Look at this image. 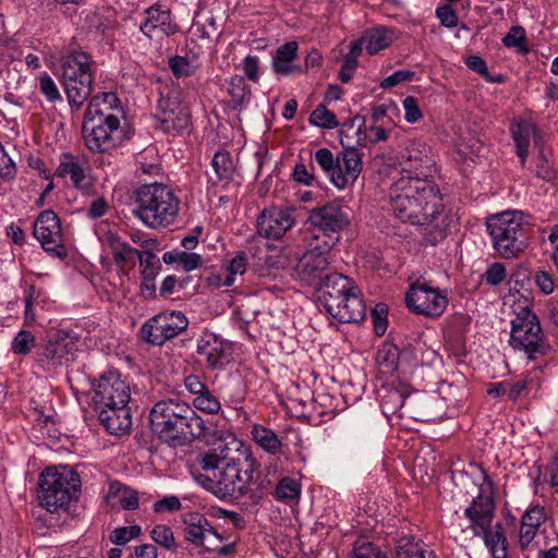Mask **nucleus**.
<instances>
[{
    "label": "nucleus",
    "mask_w": 558,
    "mask_h": 558,
    "mask_svg": "<svg viewBox=\"0 0 558 558\" xmlns=\"http://www.w3.org/2000/svg\"><path fill=\"white\" fill-rule=\"evenodd\" d=\"M226 445L199 452L192 465L195 481L217 498H240L247 493L253 482L256 461L251 454L229 457Z\"/></svg>",
    "instance_id": "obj_1"
},
{
    "label": "nucleus",
    "mask_w": 558,
    "mask_h": 558,
    "mask_svg": "<svg viewBox=\"0 0 558 558\" xmlns=\"http://www.w3.org/2000/svg\"><path fill=\"white\" fill-rule=\"evenodd\" d=\"M391 210L401 221L430 227L440 216L441 196L430 180L401 175L389 189Z\"/></svg>",
    "instance_id": "obj_2"
},
{
    "label": "nucleus",
    "mask_w": 558,
    "mask_h": 558,
    "mask_svg": "<svg viewBox=\"0 0 558 558\" xmlns=\"http://www.w3.org/2000/svg\"><path fill=\"white\" fill-rule=\"evenodd\" d=\"M149 421L153 433L172 447L189 445L209 434L205 421L189 403L173 398L156 402Z\"/></svg>",
    "instance_id": "obj_3"
},
{
    "label": "nucleus",
    "mask_w": 558,
    "mask_h": 558,
    "mask_svg": "<svg viewBox=\"0 0 558 558\" xmlns=\"http://www.w3.org/2000/svg\"><path fill=\"white\" fill-rule=\"evenodd\" d=\"M316 301L340 324L359 323L366 316L361 291L351 278L333 271L316 288Z\"/></svg>",
    "instance_id": "obj_4"
},
{
    "label": "nucleus",
    "mask_w": 558,
    "mask_h": 558,
    "mask_svg": "<svg viewBox=\"0 0 558 558\" xmlns=\"http://www.w3.org/2000/svg\"><path fill=\"white\" fill-rule=\"evenodd\" d=\"M116 101L118 98L113 93H104L102 98L95 96L87 106L82 134L85 145L93 153H108L123 142L120 119L111 112Z\"/></svg>",
    "instance_id": "obj_5"
},
{
    "label": "nucleus",
    "mask_w": 558,
    "mask_h": 558,
    "mask_svg": "<svg viewBox=\"0 0 558 558\" xmlns=\"http://www.w3.org/2000/svg\"><path fill=\"white\" fill-rule=\"evenodd\" d=\"M135 216L156 229L174 222L180 201L171 189L161 183L143 184L135 191Z\"/></svg>",
    "instance_id": "obj_6"
},
{
    "label": "nucleus",
    "mask_w": 558,
    "mask_h": 558,
    "mask_svg": "<svg viewBox=\"0 0 558 558\" xmlns=\"http://www.w3.org/2000/svg\"><path fill=\"white\" fill-rule=\"evenodd\" d=\"M493 246L502 258L518 257L527 246V226L520 211H502L487 218Z\"/></svg>",
    "instance_id": "obj_7"
},
{
    "label": "nucleus",
    "mask_w": 558,
    "mask_h": 558,
    "mask_svg": "<svg viewBox=\"0 0 558 558\" xmlns=\"http://www.w3.org/2000/svg\"><path fill=\"white\" fill-rule=\"evenodd\" d=\"M38 485L40 506L53 513L69 506L80 489L81 480L69 466H49L41 472Z\"/></svg>",
    "instance_id": "obj_8"
},
{
    "label": "nucleus",
    "mask_w": 558,
    "mask_h": 558,
    "mask_svg": "<svg viewBox=\"0 0 558 558\" xmlns=\"http://www.w3.org/2000/svg\"><path fill=\"white\" fill-rule=\"evenodd\" d=\"M494 502L490 497L478 494L465 509L464 514L471 521L474 536H482L493 558H507L508 542L501 523L492 526Z\"/></svg>",
    "instance_id": "obj_9"
},
{
    "label": "nucleus",
    "mask_w": 558,
    "mask_h": 558,
    "mask_svg": "<svg viewBox=\"0 0 558 558\" xmlns=\"http://www.w3.org/2000/svg\"><path fill=\"white\" fill-rule=\"evenodd\" d=\"M509 345L514 351L524 352L531 361L547 354L549 345L538 317L530 307H522L511 320Z\"/></svg>",
    "instance_id": "obj_10"
},
{
    "label": "nucleus",
    "mask_w": 558,
    "mask_h": 558,
    "mask_svg": "<svg viewBox=\"0 0 558 558\" xmlns=\"http://www.w3.org/2000/svg\"><path fill=\"white\" fill-rule=\"evenodd\" d=\"M189 327V319L183 312L163 311L147 319L140 329L141 339L156 347L174 339Z\"/></svg>",
    "instance_id": "obj_11"
},
{
    "label": "nucleus",
    "mask_w": 558,
    "mask_h": 558,
    "mask_svg": "<svg viewBox=\"0 0 558 558\" xmlns=\"http://www.w3.org/2000/svg\"><path fill=\"white\" fill-rule=\"evenodd\" d=\"M155 118L159 129L168 134L181 135L191 124V113L177 93L160 94Z\"/></svg>",
    "instance_id": "obj_12"
},
{
    "label": "nucleus",
    "mask_w": 558,
    "mask_h": 558,
    "mask_svg": "<svg viewBox=\"0 0 558 558\" xmlns=\"http://www.w3.org/2000/svg\"><path fill=\"white\" fill-rule=\"evenodd\" d=\"M407 306L416 314L439 317L448 305L447 296L425 280H416L405 294Z\"/></svg>",
    "instance_id": "obj_13"
},
{
    "label": "nucleus",
    "mask_w": 558,
    "mask_h": 558,
    "mask_svg": "<svg viewBox=\"0 0 558 558\" xmlns=\"http://www.w3.org/2000/svg\"><path fill=\"white\" fill-rule=\"evenodd\" d=\"M380 391V407L386 415L415 417L418 414L415 409L418 398L412 395L409 385L391 378L381 386Z\"/></svg>",
    "instance_id": "obj_14"
},
{
    "label": "nucleus",
    "mask_w": 558,
    "mask_h": 558,
    "mask_svg": "<svg viewBox=\"0 0 558 558\" xmlns=\"http://www.w3.org/2000/svg\"><path fill=\"white\" fill-rule=\"evenodd\" d=\"M94 409H102L109 405H128L130 401V388L121 378L118 371H108L101 374L97 383L93 384Z\"/></svg>",
    "instance_id": "obj_15"
},
{
    "label": "nucleus",
    "mask_w": 558,
    "mask_h": 558,
    "mask_svg": "<svg viewBox=\"0 0 558 558\" xmlns=\"http://www.w3.org/2000/svg\"><path fill=\"white\" fill-rule=\"evenodd\" d=\"M34 235L47 253L59 258L66 257L60 219L53 210L47 209L39 214L35 221Z\"/></svg>",
    "instance_id": "obj_16"
},
{
    "label": "nucleus",
    "mask_w": 558,
    "mask_h": 558,
    "mask_svg": "<svg viewBox=\"0 0 558 558\" xmlns=\"http://www.w3.org/2000/svg\"><path fill=\"white\" fill-rule=\"evenodd\" d=\"M307 222L318 232L339 235V232L350 225L348 207L338 202H328L311 209Z\"/></svg>",
    "instance_id": "obj_17"
},
{
    "label": "nucleus",
    "mask_w": 558,
    "mask_h": 558,
    "mask_svg": "<svg viewBox=\"0 0 558 558\" xmlns=\"http://www.w3.org/2000/svg\"><path fill=\"white\" fill-rule=\"evenodd\" d=\"M401 175H412L420 180H429L434 172L435 160L430 147L420 141H411L402 154Z\"/></svg>",
    "instance_id": "obj_18"
},
{
    "label": "nucleus",
    "mask_w": 558,
    "mask_h": 558,
    "mask_svg": "<svg viewBox=\"0 0 558 558\" xmlns=\"http://www.w3.org/2000/svg\"><path fill=\"white\" fill-rule=\"evenodd\" d=\"M295 223L293 209L271 206L265 208L257 217V232L265 239L278 240Z\"/></svg>",
    "instance_id": "obj_19"
},
{
    "label": "nucleus",
    "mask_w": 558,
    "mask_h": 558,
    "mask_svg": "<svg viewBox=\"0 0 558 558\" xmlns=\"http://www.w3.org/2000/svg\"><path fill=\"white\" fill-rule=\"evenodd\" d=\"M196 352L205 359L208 369H222L231 361L232 345L214 332H204L197 341Z\"/></svg>",
    "instance_id": "obj_20"
},
{
    "label": "nucleus",
    "mask_w": 558,
    "mask_h": 558,
    "mask_svg": "<svg viewBox=\"0 0 558 558\" xmlns=\"http://www.w3.org/2000/svg\"><path fill=\"white\" fill-rule=\"evenodd\" d=\"M76 351V340L68 331L58 330L47 336L39 352V361H47L53 367L68 362Z\"/></svg>",
    "instance_id": "obj_21"
},
{
    "label": "nucleus",
    "mask_w": 558,
    "mask_h": 558,
    "mask_svg": "<svg viewBox=\"0 0 558 558\" xmlns=\"http://www.w3.org/2000/svg\"><path fill=\"white\" fill-rule=\"evenodd\" d=\"M145 19L140 24V31L149 39L162 36H171L178 32V25L173 23L171 12L154 4L144 11Z\"/></svg>",
    "instance_id": "obj_22"
},
{
    "label": "nucleus",
    "mask_w": 558,
    "mask_h": 558,
    "mask_svg": "<svg viewBox=\"0 0 558 558\" xmlns=\"http://www.w3.org/2000/svg\"><path fill=\"white\" fill-rule=\"evenodd\" d=\"M333 271H329V259L317 252H305L299 258L295 266L296 277L315 289L324 282L325 278Z\"/></svg>",
    "instance_id": "obj_23"
},
{
    "label": "nucleus",
    "mask_w": 558,
    "mask_h": 558,
    "mask_svg": "<svg viewBox=\"0 0 558 558\" xmlns=\"http://www.w3.org/2000/svg\"><path fill=\"white\" fill-rule=\"evenodd\" d=\"M363 168L362 154L355 147L342 145V150L338 154L337 174L333 185L338 189H344L352 184L359 178Z\"/></svg>",
    "instance_id": "obj_24"
},
{
    "label": "nucleus",
    "mask_w": 558,
    "mask_h": 558,
    "mask_svg": "<svg viewBox=\"0 0 558 558\" xmlns=\"http://www.w3.org/2000/svg\"><path fill=\"white\" fill-rule=\"evenodd\" d=\"M141 268V294L145 300L156 298L155 280L161 270L160 258L153 251H143L138 257Z\"/></svg>",
    "instance_id": "obj_25"
},
{
    "label": "nucleus",
    "mask_w": 558,
    "mask_h": 558,
    "mask_svg": "<svg viewBox=\"0 0 558 558\" xmlns=\"http://www.w3.org/2000/svg\"><path fill=\"white\" fill-rule=\"evenodd\" d=\"M98 418L106 430L111 435H122L130 430L132 418L128 405H109L95 409Z\"/></svg>",
    "instance_id": "obj_26"
},
{
    "label": "nucleus",
    "mask_w": 558,
    "mask_h": 558,
    "mask_svg": "<svg viewBox=\"0 0 558 558\" xmlns=\"http://www.w3.org/2000/svg\"><path fill=\"white\" fill-rule=\"evenodd\" d=\"M92 58L83 51H73L62 57L60 64L61 82L83 80V76H93Z\"/></svg>",
    "instance_id": "obj_27"
},
{
    "label": "nucleus",
    "mask_w": 558,
    "mask_h": 558,
    "mask_svg": "<svg viewBox=\"0 0 558 558\" xmlns=\"http://www.w3.org/2000/svg\"><path fill=\"white\" fill-rule=\"evenodd\" d=\"M546 521L544 507L531 506L521 518L519 543L522 550H525L535 538L539 526Z\"/></svg>",
    "instance_id": "obj_28"
},
{
    "label": "nucleus",
    "mask_w": 558,
    "mask_h": 558,
    "mask_svg": "<svg viewBox=\"0 0 558 558\" xmlns=\"http://www.w3.org/2000/svg\"><path fill=\"white\" fill-rule=\"evenodd\" d=\"M298 48L296 41H288L278 47L271 63L272 70L277 75L290 76L303 73L301 65L292 63L298 57Z\"/></svg>",
    "instance_id": "obj_29"
},
{
    "label": "nucleus",
    "mask_w": 558,
    "mask_h": 558,
    "mask_svg": "<svg viewBox=\"0 0 558 558\" xmlns=\"http://www.w3.org/2000/svg\"><path fill=\"white\" fill-rule=\"evenodd\" d=\"M93 76H83V80L61 82L70 107L80 110L89 98L93 90Z\"/></svg>",
    "instance_id": "obj_30"
},
{
    "label": "nucleus",
    "mask_w": 558,
    "mask_h": 558,
    "mask_svg": "<svg viewBox=\"0 0 558 558\" xmlns=\"http://www.w3.org/2000/svg\"><path fill=\"white\" fill-rule=\"evenodd\" d=\"M58 178L70 177L76 187H82L86 180L85 170L80 159L71 154L64 153L60 156L59 166L54 172Z\"/></svg>",
    "instance_id": "obj_31"
},
{
    "label": "nucleus",
    "mask_w": 558,
    "mask_h": 558,
    "mask_svg": "<svg viewBox=\"0 0 558 558\" xmlns=\"http://www.w3.org/2000/svg\"><path fill=\"white\" fill-rule=\"evenodd\" d=\"M107 245L117 266L123 267L128 263L134 264V258L140 257L143 251L132 247L114 233H108Z\"/></svg>",
    "instance_id": "obj_32"
},
{
    "label": "nucleus",
    "mask_w": 558,
    "mask_h": 558,
    "mask_svg": "<svg viewBox=\"0 0 558 558\" xmlns=\"http://www.w3.org/2000/svg\"><path fill=\"white\" fill-rule=\"evenodd\" d=\"M183 523L184 527V538L185 541L201 547L204 545V541H206V525H208V520L201 513L192 512L187 513Z\"/></svg>",
    "instance_id": "obj_33"
},
{
    "label": "nucleus",
    "mask_w": 558,
    "mask_h": 558,
    "mask_svg": "<svg viewBox=\"0 0 558 558\" xmlns=\"http://www.w3.org/2000/svg\"><path fill=\"white\" fill-rule=\"evenodd\" d=\"M535 132L533 124L520 121L511 125V135L515 143L517 155L520 158L521 166L524 167L529 156L530 136Z\"/></svg>",
    "instance_id": "obj_34"
},
{
    "label": "nucleus",
    "mask_w": 558,
    "mask_h": 558,
    "mask_svg": "<svg viewBox=\"0 0 558 558\" xmlns=\"http://www.w3.org/2000/svg\"><path fill=\"white\" fill-rule=\"evenodd\" d=\"M211 167L216 174L215 185L228 184L233 180L235 167L229 151H217L213 157Z\"/></svg>",
    "instance_id": "obj_35"
},
{
    "label": "nucleus",
    "mask_w": 558,
    "mask_h": 558,
    "mask_svg": "<svg viewBox=\"0 0 558 558\" xmlns=\"http://www.w3.org/2000/svg\"><path fill=\"white\" fill-rule=\"evenodd\" d=\"M399 356L400 352L396 345L391 343L383 344L376 354L379 373L395 378L393 374L398 369Z\"/></svg>",
    "instance_id": "obj_36"
},
{
    "label": "nucleus",
    "mask_w": 558,
    "mask_h": 558,
    "mask_svg": "<svg viewBox=\"0 0 558 558\" xmlns=\"http://www.w3.org/2000/svg\"><path fill=\"white\" fill-rule=\"evenodd\" d=\"M253 440L270 454L280 452L282 444L276 433L263 425L254 424L251 429Z\"/></svg>",
    "instance_id": "obj_37"
},
{
    "label": "nucleus",
    "mask_w": 558,
    "mask_h": 558,
    "mask_svg": "<svg viewBox=\"0 0 558 558\" xmlns=\"http://www.w3.org/2000/svg\"><path fill=\"white\" fill-rule=\"evenodd\" d=\"M365 50L375 54L392 44L391 31L384 27L366 29L363 34Z\"/></svg>",
    "instance_id": "obj_38"
},
{
    "label": "nucleus",
    "mask_w": 558,
    "mask_h": 558,
    "mask_svg": "<svg viewBox=\"0 0 558 558\" xmlns=\"http://www.w3.org/2000/svg\"><path fill=\"white\" fill-rule=\"evenodd\" d=\"M396 558H435V555L424 550L413 536H404L397 542Z\"/></svg>",
    "instance_id": "obj_39"
},
{
    "label": "nucleus",
    "mask_w": 558,
    "mask_h": 558,
    "mask_svg": "<svg viewBox=\"0 0 558 558\" xmlns=\"http://www.w3.org/2000/svg\"><path fill=\"white\" fill-rule=\"evenodd\" d=\"M301 495L299 481L290 476H283L275 488V498L284 504L298 501Z\"/></svg>",
    "instance_id": "obj_40"
},
{
    "label": "nucleus",
    "mask_w": 558,
    "mask_h": 558,
    "mask_svg": "<svg viewBox=\"0 0 558 558\" xmlns=\"http://www.w3.org/2000/svg\"><path fill=\"white\" fill-rule=\"evenodd\" d=\"M311 232V239L307 240V252H317L319 255L327 256L331 248L339 241V235H333V233L318 232L314 229H312Z\"/></svg>",
    "instance_id": "obj_41"
},
{
    "label": "nucleus",
    "mask_w": 558,
    "mask_h": 558,
    "mask_svg": "<svg viewBox=\"0 0 558 558\" xmlns=\"http://www.w3.org/2000/svg\"><path fill=\"white\" fill-rule=\"evenodd\" d=\"M110 493L112 498H116L123 509L135 510L138 508V495L134 489L120 483H112L110 485Z\"/></svg>",
    "instance_id": "obj_42"
},
{
    "label": "nucleus",
    "mask_w": 558,
    "mask_h": 558,
    "mask_svg": "<svg viewBox=\"0 0 558 558\" xmlns=\"http://www.w3.org/2000/svg\"><path fill=\"white\" fill-rule=\"evenodd\" d=\"M314 160L333 184L337 174L338 156L335 157L332 151L328 148H319L314 155Z\"/></svg>",
    "instance_id": "obj_43"
},
{
    "label": "nucleus",
    "mask_w": 558,
    "mask_h": 558,
    "mask_svg": "<svg viewBox=\"0 0 558 558\" xmlns=\"http://www.w3.org/2000/svg\"><path fill=\"white\" fill-rule=\"evenodd\" d=\"M228 93L235 107H241L250 97L251 88L243 76L234 75L230 78Z\"/></svg>",
    "instance_id": "obj_44"
},
{
    "label": "nucleus",
    "mask_w": 558,
    "mask_h": 558,
    "mask_svg": "<svg viewBox=\"0 0 558 558\" xmlns=\"http://www.w3.org/2000/svg\"><path fill=\"white\" fill-rule=\"evenodd\" d=\"M485 146L483 142L473 135L463 137L458 144V153L473 162L475 161V158H478L483 154Z\"/></svg>",
    "instance_id": "obj_45"
},
{
    "label": "nucleus",
    "mask_w": 558,
    "mask_h": 558,
    "mask_svg": "<svg viewBox=\"0 0 558 558\" xmlns=\"http://www.w3.org/2000/svg\"><path fill=\"white\" fill-rule=\"evenodd\" d=\"M310 123L323 129H336L339 123L333 112L318 105L310 116Z\"/></svg>",
    "instance_id": "obj_46"
},
{
    "label": "nucleus",
    "mask_w": 558,
    "mask_h": 558,
    "mask_svg": "<svg viewBox=\"0 0 558 558\" xmlns=\"http://www.w3.org/2000/svg\"><path fill=\"white\" fill-rule=\"evenodd\" d=\"M151 539L158 544L159 546L169 549L175 550L177 543L174 538V534L170 526L166 524H157L150 531Z\"/></svg>",
    "instance_id": "obj_47"
},
{
    "label": "nucleus",
    "mask_w": 558,
    "mask_h": 558,
    "mask_svg": "<svg viewBox=\"0 0 558 558\" xmlns=\"http://www.w3.org/2000/svg\"><path fill=\"white\" fill-rule=\"evenodd\" d=\"M246 270V254L245 252H239L235 257L232 258L227 267L228 275L225 280L218 286L230 287L234 283L235 275H243Z\"/></svg>",
    "instance_id": "obj_48"
},
{
    "label": "nucleus",
    "mask_w": 558,
    "mask_h": 558,
    "mask_svg": "<svg viewBox=\"0 0 558 558\" xmlns=\"http://www.w3.org/2000/svg\"><path fill=\"white\" fill-rule=\"evenodd\" d=\"M193 405L205 413L216 414L220 411L221 404L210 389L205 390L202 395L194 397Z\"/></svg>",
    "instance_id": "obj_49"
},
{
    "label": "nucleus",
    "mask_w": 558,
    "mask_h": 558,
    "mask_svg": "<svg viewBox=\"0 0 558 558\" xmlns=\"http://www.w3.org/2000/svg\"><path fill=\"white\" fill-rule=\"evenodd\" d=\"M35 336L28 330H21L13 338L11 350L19 355H26L35 347Z\"/></svg>",
    "instance_id": "obj_50"
},
{
    "label": "nucleus",
    "mask_w": 558,
    "mask_h": 558,
    "mask_svg": "<svg viewBox=\"0 0 558 558\" xmlns=\"http://www.w3.org/2000/svg\"><path fill=\"white\" fill-rule=\"evenodd\" d=\"M502 44L506 47H513L521 53H527L525 31L521 26H513L509 33L502 38Z\"/></svg>",
    "instance_id": "obj_51"
},
{
    "label": "nucleus",
    "mask_w": 558,
    "mask_h": 558,
    "mask_svg": "<svg viewBox=\"0 0 558 558\" xmlns=\"http://www.w3.org/2000/svg\"><path fill=\"white\" fill-rule=\"evenodd\" d=\"M352 558H388L378 546L365 539L354 543Z\"/></svg>",
    "instance_id": "obj_52"
},
{
    "label": "nucleus",
    "mask_w": 558,
    "mask_h": 558,
    "mask_svg": "<svg viewBox=\"0 0 558 558\" xmlns=\"http://www.w3.org/2000/svg\"><path fill=\"white\" fill-rule=\"evenodd\" d=\"M142 533L140 525L122 526L113 530L110 533L109 539L116 545H125L130 541L137 538Z\"/></svg>",
    "instance_id": "obj_53"
},
{
    "label": "nucleus",
    "mask_w": 558,
    "mask_h": 558,
    "mask_svg": "<svg viewBox=\"0 0 558 558\" xmlns=\"http://www.w3.org/2000/svg\"><path fill=\"white\" fill-rule=\"evenodd\" d=\"M412 352L416 363L422 365H433L438 359V353L434 349L427 348L420 341L412 347Z\"/></svg>",
    "instance_id": "obj_54"
},
{
    "label": "nucleus",
    "mask_w": 558,
    "mask_h": 558,
    "mask_svg": "<svg viewBox=\"0 0 558 558\" xmlns=\"http://www.w3.org/2000/svg\"><path fill=\"white\" fill-rule=\"evenodd\" d=\"M169 66L175 77H187L194 73L192 62L185 57H172L169 60Z\"/></svg>",
    "instance_id": "obj_55"
},
{
    "label": "nucleus",
    "mask_w": 558,
    "mask_h": 558,
    "mask_svg": "<svg viewBox=\"0 0 558 558\" xmlns=\"http://www.w3.org/2000/svg\"><path fill=\"white\" fill-rule=\"evenodd\" d=\"M39 88L48 101L54 102L61 99V94L50 75L44 73L39 77Z\"/></svg>",
    "instance_id": "obj_56"
},
{
    "label": "nucleus",
    "mask_w": 558,
    "mask_h": 558,
    "mask_svg": "<svg viewBox=\"0 0 558 558\" xmlns=\"http://www.w3.org/2000/svg\"><path fill=\"white\" fill-rule=\"evenodd\" d=\"M415 76V72L410 70H398L390 74L389 76L385 77L379 86L384 89H388L391 87H395L403 82L412 81V78Z\"/></svg>",
    "instance_id": "obj_57"
},
{
    "label": "nucleus",
    "mask_w": 558,
    "mask_h": 558,
    "mask_svg": "<svg viewBox=\"0 0 558 558\" xmlns=\"http://www.w3.org/2000/svg\"><path fill=\"white\" fill-rule=\"evenodd\" d=\"M535 173L537 178L547 182H551L557 179V171L549 166L548 160L545 158L543 153L537 156Z\"/></svg>",
    "instance_id": "obj_58"
},
{
    "label": "nucleus",
    "mask_w": 558,
    "mask_h": 558,
    "mask_svg": "<svg viewBox=\"0 0 558 558\" xmlns=\"http://www.w3.org/2000/svg\"><path fill=\"white\" fill-rule=\"evenodd\" d=\"M486 283L490 286H497L501 283L506 278V268L501 263L492 264L485 275H484Z\"/></svg>",
    "instance_id": "obj_59"
},
{
    "label": "nucleus",
    "mask_w": 558,
    "mask_h": 558,
    "mask_svg": "<svg viewBox=\"0 0 558 558\" xmlns=\"http://www.w3.org/2000/svg\"><path fill=\"white\" fill-rule=\"evenodd\" d=\"M403 108L405 111L404 118L409 123H415L422 118V112L417 100L413 96H408L404 98Z\"/></svg>",
    "instance_id": "obj_60"
},
{
    "label": "nucleus",
    "mask_w": 558,
    "mask_h": 558,
    "mask_svg": "<svg viewBox=\"0 0 558 558\" xmlns=\"http://www.w3.org/2000/svg\"><path fill=\"white\" fill-rule=\"evenodd\" d=\"M16 174V167L13 160L5 153L4 148L0 149V177L5 180H11Z\"/></svg>",
    "instance_id": "obj_61"
},
{
    "label": "nucleus",
    "mask_w": 558,
    "mask_h": 558,
    "mask_svg": "<svg viewBox=\"0 0 558 558\" xmlns=\"http://www.w3.org/2000/svg\"><path fill=\"white\" fill-rule=\"evenodd\" d=\"M436 15L440 20V23L452 28L458 25V16L456 11L450 5H442L436 10Z\"/></svg>",
    "instance_id": "obj_62"
},
{
    "label": "nucleus",
    "mask_w": 558,
    "mask_h": 558,
    "mask_svg": "<svg viewBox=\"0 0 558 558\" xmlns=\"http://www.w3.org/2000/svg\"><path fill=\"white\" fill-rule=\"evenodd\" d=\"M259 60L256 56H247L243 61V71L245 76L256 83L259 80L258 75Z\"/></svg>",
    "instance_id": "obj_63"
},
{
    "label": "nucleus",
    "mask_w": 558,
    "mask_h": 558,
    "mask_svg": "<svg viewBox=\"0 0 558 558\" xmlns=\"http://www.w3.org/2000/svg\"><path fill=\"white\" fill-rule=\"evenodd\" d=\"M182 507L180 499L177 496L165 497L154 504L155 512L163 511H178Z\"/></svg>",
    "instance_id": "obj_64"
}]
</instances>
